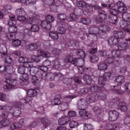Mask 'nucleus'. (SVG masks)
<instances>
[{
    "instance_id": "obj_64",
    "label": "nucleus",
    "mask_w": 130,
    "mask_h": 130,
    "mask_svg": "<svg viewBox=\"0 0 130 130\" xmlns=\"http://www.w3.org/2000/svg\"><path fill=\"white\" fill-rule=\"evenodd\" d=\"M84 130H93V126L90 124H84Z\"/></svg>"
},
{
    "instance_id": "obj_36",
    "label": "nucleus",
    "mask_w": 130,
    "mask_h": 130,
    "mask_svg": "<svg viewBox=\"0 0 130 130\" xmlns=\"http://www.w3.org/2000/svg\"><path fill=\"white\" fill-rule=\"evenodd\" d=\"M69 107V104L66 102L62 103L59 105L58 108L61 111H64V110H67Z\"/></svg>"
},
{
    "instance_id": "obj_33",
    "label": "nucleus",
    "mask_w": 130,
    "mask_h": 130,
    "mask_svg": "<svg viewBox=\"0 0 130 130\" xmlns=\"http://www.w3.org/2000/svg\"><path fill=\"white\" fill-rule=\"evenodd\" d=\"M52 66L54 70H59L60 69V62L59 61V60L57 59L53 61Z\"/></svg>"
},
{
    "instance_id": "obj_37",
    "label": "nucleus",
    "mask_w": 130,
    "mask_h": 130,
    "mask_svg": "<svg viewBox=\"0 0 130 130\" xmlns=\"http://www.w3.org/2000/svg\"><path fill=\"white\" fill-rule=\"evenodd\" d=\"M106 81H107L106 78H105L104 76H100L99 78V84L102 87H103L104 86H105V84H106Z\"/></svg>"
},
{
    "instance_id": "obj_53",
    "label": "nucleus",
    "mask_w": 130,
    "mask_h": 130,
    "mask_svg": "<svg viewBox=\"0 0 130 130\" xmlns=\"http://www.w3.org/2000/svg\"><path fill=\"white\" fill-rule=\"evenodd\" d=\"M117 10L119 13H123V14H124L126 13V12L127 11V8H126V6H125V5H124V6L123 7L118 8Z\"/></svg>"
},
{
    "instance_id": "obj_30",
    "label": "nucleus",
    "mask_w": 130,
    "mask_h": 130,
    "mask_svg": "<svg viewBox=\"0 0 130 130\" xmlns=\"http://www.w3.org/2000/svg\"><path fill=\"white\" fill-rule=\"evenodd\" d=\"M127 45H128V44L127 42L120 43L118 45V49L120 51L126 50L127 49Z\"/></svg>"
},
{
    "instance_id": "obj_17",
    "label": "nucleus",
    "mask_w": 130,
    "mask_h": 130,
    "mask_svg": "<svg viewBox=\"0 0 130 130\" xmlns=\"http://www.w3.org/2000/svg\"><path fill=\"white\" fill-rule=\"evenodd\" d=\"M70 120H71V118L70 117H62L58 120V124L59 125H64V124H67Z\"/></svg>"
},
{
    "instance_id": "obj_42",
    "label": "nucleus",
    "mask_w": 130,
    "mask_h": 130,
    "mask_svg": "<svg viewBox=\"0 0 130 130\" xmlns=\"http://www.w3.org/2000/svg\"><path fill=\"white\" fill-rule=\"evenodd\" d=\"M27 96H29V97H35L37 96V91L33 89H29L27 92Z\"/></svg>"
},
{
    "instance_id": "obj_16",
    "label": "nucleus",
    "mask_w": 130,
    "mask_h": 130,
    "mask_svg": "<svg viewBox=\"0 0 130 130\" xmlns=\"http://www.w3.org/2000/svg\"><path fill=\"white\" fill-rule=\"evenodd\" d=\"M0 110H4L2 116L3 118H8L9 116V111H10V109L9 107L6 106H1L0 105Z\"/></svg>"
},
{
    "instance_id": "obj_49",
    "label": "nucleus",
    "mask_w": 130,
    "mask_h": 130,
    "mask_svg": "<svg viewBox=\"0 0 130 130\" xmlns=\"http://www.w3.org/2000/svg\"><path fill=\"white\" fill-rule=\"evenodd\" d=\"M90 61L92 63H96V62H98L99 61V57L97 55H93L90 57Z\"/></svg>"
},
{
    "instance_id": "obj_60",
    "label": "nucleus",
    "mask_w": 130,
    "mask_h": 130,
    "mask_svg": "<svg viewBox=\"0 0 130 130\" xmlns=\"http://www.w3.org/2000/svg\"><path fill=\"white\" fill-rule=\"evenodd\" d=\"M8 50H7V47H5L2 48L1 50L0 54H2L1 56L3 57V56H7L8 55L7 54Z\"/></svg>"
},
{
    "instance_id": "obj_47",
    "label": "nucleus",
    "mask_w": 130,
    "mask_h": 130,
    "mask_svg": "<svg viewBox=\"0 0 130 130\" xmlns=\"http://www.w3.org/2000/svg\"><path fill=\"white\" fill-rule=\"evenodd\" d=\"M87 38L90 41H94L95 39H97V36L95 34H90L87 35Z\"/></svg>"
},
{
    "instance_id": "obj_10",
    "label": "nucleus",
    "mask_w": 130,
    "mask_h": 130,
    "mask_svg": "<svg viewBox=\"0 0 130 130\" xmlns=\"http://www.w3.org/2000/svg\"><path fill=\"white\" fill-rule=\"evenodd\" d=\"M39 16L36 13H31V16L27 18V23L30 25H34L37 23V20Z\"/></svg>"
},
{
    "instance_id": "obj_59",
    "label": "nucleus",
    "mask_w": 130,
    "mask_h": 130,
    "mask_svg": "<svg viewBox=\"0 0 130 130\" xmlns=\"http://www.w3.org/2000/svg\"><path fill=\"white\" fill-rule=\"evenodd\" d=\"M30 30L31 32H38L39 31V26L36 25V24H33L31 27H30Z\"/></svg>"
},
{
    "instance_id": "obj_29",
    "label": "nucleus",
    "mask_w": 130,
    "mask_h": 130,
    "mask_svg": "<svg viewBox=\"0 0 130 130\" xmlns=\"http://www.w3.org/2000/svg\"><path fill=\"white\" fill-rule=\"evenodd\" d=\"M107 68H108V66H107V64L105 61L100 62L98 64V69L100 71H105L107 70Z\"/></svg>"
},
{
    "instance_id": "obj_48",
    "label": "nucleus",
    "mask_w": 130,
    "mask_h": 130,
    "mask_svg": "<svg viewBox=\"0 0 130 130\" xmlns=\"http://www.w3.org/2000/svg\"><path fill=\"white\" fill-rule=\"evenodd\" d=\"M46 21L48 22V23H52L53 21H54V17L50 15H48L45 17Z\"/></svg>"
},
{
    "instance_id": "obj_43",
    "label": "nucleus",
    "mask_w": 130,
    "mask_h": 130,
    "mask_svg": "<svg viewBox=\"0 0 130 130\" xmlns=\"http://www.w3.org/2000/svg\"><path fill=\"white\" fill-rule=\"evenodd\" d=\"M15 13L17 16H20L22 15H25L26 12H25V9H24V8H19L16 10Z\"/></svg>"
},
{
    "instance_id": "obj_55",
    "label": "nucleus",
    "mask_w": 130,
    "mask_h": 130,
    "mask_svg": "<svg viewBox=\"0 0 130 130\" xmlns=\"http://www.w3.org/2000/svg\"><path fill=\"white\" fill-rule=\"evenodd\" d=\"M28 60H29V58L27 57H20L18 59L19 62H20V63H23V64L27 62Z\"/></svg>"
},
{
    "instance_id": "obj_32",
    "label": "nucleus",
    "mask_w": 130,
    "mask_h": 130,
    "mask_svg": "<svg viewBox=\"0 0 130 130\" xmlns=\"http://www.w3.org/2000/svg\"><path fill=\"white\" fill-rule=\"evenodd\" d=\"M49 35L50 38L55 41H56V40H58V34L55 31H50Z\"/></svg>"
},
{
    "instance_id": "obj_39",
    "label": "nucleus",
    "mask_w": 130,
    "mask_h": 130,
    "mask_svg": "<svg viewBox=\"0 0 130 130\" xmlns=\"http://www.w3.org/2000/svg\"><path fill=\"white\" fill-rule=\"evenodd\" d=\"M76 53L77 56H80L81 58H85V57H86V53L82 49L77 50Z\"/></svg>"
},
{
    "instance_id": "obj_62",
    "label": "nucleus",
    "mask_w": 130,
    "mask_h": 130,
    "mask_svg": "<svg viewBox=\"0 0 130 130\" xmlns=\"http://www.w3.org/2000/svg\"><path fill=\"white\" fill-rule=\"evenodd\" d=\"M72 59H73V56L70 55H68L65 57L64 61L65 63H71V60H72Z\"/></svg>"
},
{
    "instance_id": "obj_51",
    "label": "nucleus",
    "mask_w": 130,
    "mask_h": 130,
    "mask_svg": "<svg viewBox=\"0 0 130 130\" xmlns=\"http://www.w3.org/2000/svg\"><path fill=\"white\" fill-rule=\"evenodd\" d=\"M10 68L8 67H7L6 65L5 66H0V73L5 74L7 72H9Z\"/></svg>"
},
{
    "instance_id": "obj_1",
    "label": "nucleus",
    "mask_w": 130,
    "mask_h": 130,
    "mask_svg": "<svg viewBox=\"0 0 130 130\" xmlns=\"http://www.w3.org/2000/svg\"><path fill=\"white\" fill-rule=\"evenodd\" d=\"M11 76V78L6 79L5 80L6 84L3 87L5 91H9L10 89H14L15 86L18 85V80H17V79H18V74L12 73Z\"/></svg>"
},
{
    "instance_id": "obj_15",
    "label": "nucleus",
    "mask_w": 130,
    "mask_h": 130,
    "mask_svg": "<svg viewBox=\"0 0 130 130\" xmlns=\"http://www.w3.org/2000/svg\"><path fill=\"white\" fill-rule=\"evenodd\" d=\"M87 104L88 102L84 99H80L78 102V109H85L87 108Z\"/></svg>"
},
{
    "instance_id": "obj_25",
    "label": "nucleus",
    "mask_w": 130,
    "mask_h": 130,
    "mask_svg": "<svg viewBox=\"0 0 130 130\" xmlns=\"http://www.w3.org/2000/svg\"><path fill=\"white\" fill-rule=\"evenodd\" d=\"M102 87L98 85H92L90 87V90L91 92H94V93H99L102 91Z\"/></svg>"
},
{
    "instance_id": "obj_34",
    "label": "nucleus",
    "mask_w": 130,
    "mask_h": 130,
    "mask_svg": "<svg viewBox=\"0 0 130 130\" xmlns=\"http://www.w3.org/2000/svg\"><path fill=\"white\" fill-rule=\"evenodd\" d=\"M78 73H79V74H88L89 71V69L82 66L79 67L78 68Z\"/></svg>"
},
{
    "instance_id": "obj_28",
    "label": "nucleus",
    "mask_w": 130,
    "mask_h": 130,
    "mask_svg": "<svg viewBox=\"0 0 130 130\" xmlns=\"http://www.w3.org/2000/svg\"><path fill=\"white\" fill-rule=\"evenodd\" d=\"M41 27L46 30H50L51 29V23L48 22L46 21H43L41 24Z\"/></svg>"
},
{
    "instance_id": "obj_52",
    "label": "nucleus",
    "mask_w": 130,
    "mask_h": 130,
    "mask_svg": "<svg viewBox=\"0 0 130 130\" xmlns=\"http://www.w3.org/2000/svg\"><path fill=\"white\" fill-rule=\"evenodd\" d=\"M79 110H80L79 111L80 116H86V117H88L86 109H79Z\"/></svg>"
},
{
    "instance_id": "obj_20",
    "label": "nucleus",
    "mask_w": 130,
    "mask_h": 130,
    "mask_svg": "<svg viewBox=\"0 0 130 130\" xmlns=\"http://www.w3.org/2000/svg\"><path fill=\"white\" fill-rule=\"evenodd\" d=\"M38 55L42 56V57L48 58L50 56V53L47 51H45L42 49H39L37 52Z\"/></svg>"
},
{
    "instance_id": "obj_63",
    "label": "nucleus",
    "mask_w": 130,
    "mask_h": 130,
    "mask_svg": "<svg viewBox=\"0 0 130 130\" xmlns=\"http://www.w3.org/2000/svg\"><path fill=\"white\" fill-rule=\"evenodd\" d=\"M8 24L9 26H16L17 25V21L15 19H10L8 20Z\"/></svg>"
},
{
    "instance_id": "obj_19",
    "label": "nucleus",
    "mask_w": 130,
    "mask_h": 130,
    "mask_svg": "<svg viewBox=\"0 0 130 130\" xmlns=\"http://www.w3.org/2000/svg\"><path fill=\"white\" fill-rule=\"evenodd\" d=\"M89 33L90 34H98L99 36H101V32L100 31V26L97 27H92L89 28Z\"/></svg>"
},
{
    "instance_id": "obj_57",
    "label": "nucleus",
    "mask_w": 130,
    "mask_h": 130,
    "mask_svg": "<svg viewBox=\"0 0 130 130\" xmlns=\"http://www.w3.org/2000/svg\"><path fill=\"white\" fill-rule=\"evenodd\" d=\"M107 54V51L101 50L98 52V55L101 57H106V56H108Z\"/></svg>"
},
{
    "instance_id": "obj_2",
    "label": "nucleus",
    "mask_w": 130,
    "mask_h": 130,
    "mask_svg": "<svg viewBox=\"0 0 130 130\" xmlns=\"http://www.w3.org/2000/svg\"><path fill=\"white\" fill-rule=\"evenodd\" d=\"M123 20L119 22L120 26L124 28V31L130 34V28H127L130 26V14L125 13L121 14Z\"/></svg>"
},
{
    "instance_id": "obj_35",
    "label": "nucleus",
    "mask_w": 130,
    "mask_h": 130,
    "mask_svg": "<svg viewBox=\"0 0 130 130\" xmlns=\"http://www.w3.org/2000/svg\"><path fill=\"white\" fill-rule=\"evenodd\" d=\"M83 80L87 85H90L92 83V79L90 75H86L83 76Z\"/></svg>"
},
{
    "instance_id": "obj_6",
    "label": "nucleus",
    "mask_w": 130,
    "mask_h": 130,
    "mask_svg": "<svg viewBox=\"0 0 130 130\" xmlns=\"http://www.w3.org/2000/svg\"><path fill=\"white\" fill-rule=\"evenodd\" d=\"M32 36V30L30 28H25L20 34L19 38L23 41H26L27 39L30 38Z\"/></svg>"
},
{
    "instance_id": "obj_38",
    "label": "nucleus",
    "mask_w": 130,
    "mask_h": 130,
    "mask_svg": "<svg viewBox=\"0 0 130 130\" xmlns=\"http://www.w3.org/2000/svg\"><path fill=\"white\" fill-rule=\"evenodd\" d=\"M10 124V121L7 119H3L0 121V127L3 128L5 126H8Z\"/></svg>"
},
{
    "instance_id": "obj_23",
    "label": "nucleus",
    "mask_w": 130,
    "mask_h": 130,
    "mask_svg": "<svg viewBox=\"0 0 130 130\" xmlns=\"http://www.w3.org/2000/svg\"><path fill=\"white\" fill-rule=\"evenodd\" d=\"M86 99L87 101L89 102V103H94V102L96 101L97 97L96 96V94L91 93L87 95Z\"/></svg>"
},
{
    "instance_id": "obj_58",
    "label": "nucleus",
    "mask_w": 130,
    "mask_h": 130,
    "mask_svg": "<svg viewBox=\"0 0 130 130\" xmlns=\"http://www.w3.org/2000/svg\"><path fill=\"white\" fill-rule=\"evenodd\" d=\"M85 63V59L84 58H78L77 59V66L79 67H83Z\"/></svg>"
},
{
    "instance_id": "obj_21",
    "label": "nucleus",
    "mask_w": 130,
    "mask_h": 130,
    "mask_svg": "<svg viewBox=\"0 0 130 130\" xmlns=\"http://www.w3.org/2000/svg\"><path fill=\"white\" fill-rule=\"evenodd\" d=\"M112 55L111 53L108 54V55L107 56L108 58H107L104 62L106 63V64L107 63H113V62H117L118 60L116 59H115L114 57H112Z\"/></svg>"
},
{
    "instance_id": "obj_31",
    "label": "nucleus",
    "mask_w": 130,
    "mask_h": 130,
    "mask_svg": "<svg viewBox=\"0 0 130 130\" xmlns=\"http://www.w3.org/2000/svg\"><path fill=\"white\" fill-rule=\"evenodd\" d=\"M109 22L111 24H115L118 21V17L115 15H109L108 16Z\"/></svg>"
},
{
    "instance_id": "obj_44",
    "label": "nucleus",
    "mask_w": 130,
    "mask_h": 130,
    "mask_svg": "<svg viewBox=\"0 0 130 130\" xmlns=\"http://www.w3.org/2000/svg\"><path fill=\"white\" fill-rule=\"evenodd\" d=\"M81 22L84 25H89L91 24V19L88 18H84L81 19Z\"/></svg>"
},
{
    "instance_id": "obj_54",
    "label": "nucleus",
    "mask_w": 130,
    "mask_h": 130,
    "mask_svg": "<svg viewBox=\"0 0 130 130\" xmlns=\"http://www.w3.org/2000/svg\"><path fill=\"white\" fill-rule=\"evenodd\" d=\"M23 67H24L25 69H30L31 67H33V63H32V62L27 60V62H25L23 64Z\"/></svg>"
},
{
    "instance_id": "obj_5",
    "label": "nucleus",
    "mask_w": 130,
    "mask_h": 130,
    "mask_svg": "<svg viewBox=\"0 0 130 130\" xmlns=\"http://www.w3.org/2000/svg\"><path fill=\"white\" fill-rule=\"evenodd\" d=\"M23 104L22 103H19L16 104V106L14 107V108H11L9 110V111L11 114H12L13 116H19L22 113V111H21V107Z\"/></svg>"
},
{
    "instance_id": "obj_41",
    "label": "nucleus",
    "mask_w": 130,
    "mask_h": 130,
    "mask_svg": "<svg viewBox=\"0 0 130 130\" xmlns=\"http://www.w3.org/2000/svg\"><path fill=\"white\" fill-rule=\"evenodd\" d=\"M37 3V0H24L23 5L25 6H32Z\"/></svg>"
},
{
    "instance_id": "obj_27",
    "label": "nucleus",
    "mask_w": 130,
    "mask_h": 130,
    "mask_svg": "<svg viewBox=\"0 0 130 130\" xmlns=\"http://www.w3.org/2000/svg\"><path fill=\"white\" fill-rule=\"evenodd\" d=\"M111 55H112V57H113L115 59H117L118 57H120L121 55V53L120 52V50H114L110 52Z\"/></svg>"
},
{
    "instance_id": "obj_3",
    "label": "nucleus",
    "mask_w": 130,
    "mask_h": 130,
    "mask_svg": "<svg viewBox=\"0 0 130 130\" xmlns=\"http://www.w3.org/2000/svg\"><path fill=\"white\" fill-rule=\"evenodd\" d=\"M114 35L111 37L108 40V42L110 45H116L119 42L118 39H123L125 37V32L122 31H115Z\"/></svg>"
},
{
    "instance_id": "obj_50",
    "label": "nucleus",
    "mask_w": 130,
    "mask_h": 130,
    "mask_svg": "<svg viewBox=\"0 0 130 130\" xmlns=\"http://www.w3.org/2000/svg\"><path fill=\"white\" fill-rule=\"evenodd\" d=\"M57 18L58 19V20H61V21H64V20L67 19V15L64 13H59L57 14Z\"/></svg>"
},
{
    "instance_id": "obj_9",
    "label": "nucleus",
    "mask_w": 130,
    "mask_h": 130,
    "mask_svg": "<svg viewBox=\"0 0 130 130\" xmlns=\"http://www.w3.org/2000/svg\"><path fill=\"white\" fill-rule=\"evenodd\" d=\"M73 81L75 83H77V84H81V83H82V81L80 80V78L79 77H77L76 76H74L71 78H66L64 80V83L67 85H71L72 84Z\"/></svg>"
},
{
    "instance_id": "obj_46",
    "label": "nucleus",
    "mask_w": 130,
    "mask_h": 130,
    "mask_svg": "<svg viewBox=\"0 0 130 130\" xmlns=\"http://www.w3.org/2000/svg\"><path fill=\"white\" fill-rule=\"evenodd\" d=\"M54 102L55 105H59L61 103V101H60V95H57L54 99Z\"/></svg>"
},
{
    "instance_id": "obj_4",
    "label": "nucleus",
    "mask_w": 130,
    "mask_h": 130,
    "mask_svg": "<svg viewBox=\"0 0 130 130\" xmlns=\"http://www.w3.org/2000/svg\"><path fill=\"white\" fill-rule=\"evenodd\" d=\"M39 70L38 67H32L30 69H28V71H27V75H30V76H32L31 80V83L37 87H39L41 85L40 84V80L35 76L38 73Z\"/></svg>"
},
{
    "instance_id": "obj_26",
    "label": "nucleus",
    "mask_w": 130,
    "mask_h": 130,
    "mask_svg": "<svg viewBox=\"0 0 130 130\" xmlns=\"http://www.w3.org/2000/svg\"><path fill=\"white\" fill-rule=\"evenodd\" d=\"M42 123L44 125L45 127L46 128L47 126H49L51 124L50 120L46 117H45L41 119Z\"/></svg>"
},
{
    "instance_id": "obj_56",
    "label": "nucleus",
    "mask_w": 130,
    "mask_h": 130,
    "mask_svg": "<svg viewBox=\"0 0 130 130\" xmlns=\"http://www.w3.org/2000/svg\"><path fill=\"white\" fill-rule=\"evenodd\" d=\"M12 45L14 47H18L21 45V41L20 40H13Z\"/></svg>"
},
{
    "instance_id": "obj_40",
    "label": "nucleus",
    "mask_w": 130,
    "mask_h": 130,
    "mask_svg": "<svg viewBox=\"0 0 130 130\" xmlns=\"http://www.w3.org/2000/svg\"><path fill=\"white\" fill-rule=\"evenodd\" d=\"M116 81L119 85H122L124 83V76L121 75L117 76Z\"/></svg>"
},
{
    "instance_id": "obj_45",
    "label": "nucleus",
    "mask_w": 130,
    "mask_h": 130,
    "mask_svg": "<svg viewBox=\"0 0 130 130\" xmlns=\"http://www.w3.org/2000/svg\"><path fill=\"white\" fill-rule=\"evenodd\" d=\"M97 99H104L106 98V95L102 91L95 94Z\"/></svg>"
},
{
    "instance_id": "obj_14",
    "label": "nucleus",
    "mask_w": 130,
    "mask_h": 130,
    "mask_svg": "<svg viewBox=\"0 0 130 130\" xmlns=\"http://www.w3.org/2000/svg\"><path fill=\"white\" fill-rule=\"evenodd\" d=\"M42 79L43 80H46L47 81H53L54 80V73H48L45 74H41Z\"/></svg>"
},
{
    "instance_id": "obj_24",
    "label": "nucleus",
    "mask_w": 130,
    "mask_h": 130,
    "mask_svg": "<svg viewBox=\"0 0 130 130\" xmlns=\"http://www.w3.org/2000/svg\"><path fill=\"white\" fill-rule=\"evenodd\" d=\"M28 71H29V69L26 68L25 67L20 66L18 67V73L21 74V75H27Z\"/></svg>"
},
{
    "instance_id": "obj_61",
    "label": "nucleus",
    "mask_w": 130,
    "mask_h": 130,
    "mask_svg": "<svg viewBox=\"0 0 130 130\" xmlns=\"http://www.w3.org/2000/svg\"><path fill=\"white\" fill-rule=\"evenodd\" d=\"M37 48H38V46L36 44L32 43V44H30L29 46V49L31 51H34L36 50Z\"/></svg>"
},
{
    "instance_id": "obj_8",
    "label": "nucleus",
    "mask_w": 130,
    "mask_h": 130,
    "mask_svg": "<svg viewBox=\"0 0 130 130\" xmlns=\"http://www.w3.org/2000/svg\"><path fill=\"white\" fill-rule=\"evenodd\" d=\"M8 31L10 32V34H8L7 36L8 39L9 40H13L14 37L16 36V33L18 31V27L16 26H9L8 28Z\"/></svg>"
},
{
    "instance_id": "obj_12",
    "label": "nucleus",
    "mask_w": 130,
    "mask_h": 130,
    "mask_svg": "<svg viewBox=\"0 0 130 130\" xmlns=\"http://www.w3.org/2000/svg\"><path fill=\"white\" fill-rule=\"evenodd\" d=\"M110 13L111 16H117L118 15V10L116 5L114 4H111L109 6Z\"/></svg>"
},
{
    "instance_id": "obj_22",
    "label": "nucleus",
    "mask_w": 130,
    "mask_h": 130,
    "mask_svg": "<svg viewBox=\"0 0 130 130\" xmlns=\"http://www.w3.org/2000/svg\"><path fill=\"white\" fill-rule=\"evenodd\" d=\"M5 57H6L5 60V66L8 67L9 69H13V67L11 66L13 61V58L8 56V55L5 56Z\"/></svg>"
},
{
    "instance_id": "obj_13",
    "label": "nucleus",
    "mask_w": 130,
    "mask_h": 130,
    "mask_svg": "<svg viewBox=\"0 0 130 130\" xmlns=\"http://www.w3.org/2000/svg\"><path fill=\"white\" fill-rule=\"evenodd\" d=\"M100 30L101 31V36H102V35L110 32V27L107 25H102L100 26Z\"/></svg>"
},
{
    "instance_id": "obj_7",
    "label": "nucleus",
    "mask_w": 130,
    "mask_h": 130,
    "mask_svg": "<svg viewBox=\"0 0 130 130\" xmlns=\"http://www.w3.org/2000/svg\"><path fill=\"white\" fill-rule=\"evenodd\" d=\"M109 122L116 121L119 117V113L115 110L110 111L108 112Z\"/></svg>"
},
{
    "instance_id": "obj_11",
    "label": "nucleus",
    "mask_w": 130,
    "mask_h": 130,
    "mask_svg": "<svg viewBox=\"0 0 130 130\" xmlns=\"http://www.w3.org/2000/svg\"><path fill=\"white\" fill-rule=\"evenodd\" d=\"M98 13L99 16L96 18V20L100 23L104 22L106 19V12L103 10H99Z\"/></svg>"
},
{
    "instance_id": "obj_18",
    "label": "nucleus",
    "mask_w": 130,
    "mask_h": 130,
    "mask_svg": "<svg viewBox=\"0 0 130 130\" xmlns=\"http://www.w3.org/2000/svg\"><path fill=\"white\" fill-rule=\"evenodd\" d=\"M117 108L122 112H126L128 109L126 106V104L124 102L119 103L117 105Z\"/></svg>"
}]
</instances>
